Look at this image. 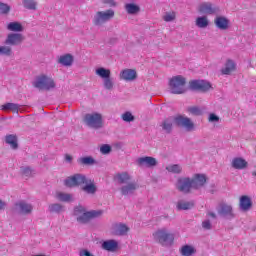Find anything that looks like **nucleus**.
<instances>
[{
	"label": "nucleus",
	"mask_w": 256,
	"mask_h": 256,
	"mask_svg": "<svg viewBox=\"0 0 256 256\" xmlns=\"http://www.w3.org/2000/svg\"><path fill=\"white\" fill-rule=\"evenodd\" d=\"M174 124L178 127H184L186 131L194 130V122H192L190 118H185L181 115L164 119L160 127H162L164 132L170 134L172 133Z\"/></svg>",
	"instance_id": "obj_1"
},
{
	"label": "nucleus",
	"mask_w": 256,
	"mask_h": 256,
	"mask_svg": "<svg viewBox=\"0 0 256 256\" xmlns=\"http://www.w3.org/2000/svg\"><path fill=\"white\" fill-rule=\"evenodd\" d=\"M64 185L68 188H74L79 185H86L82 187V191L91 195H93L97 191L96 185H94L93 181L87 179L84 175L81 174H76L69 178H66V180L64 181Z\"/></svg>",
	"instance_id": "obj_2"
},
{
	"label": "nucleus",
	"mask_w": 256,
	"mask_h": 256,
	"mask_svg": "<svg viewBox=\"0 0 256 256\" xmlns=\"http://www.w3.org/2000/svg\"><path fill=\"white\" fill-rule=\"evenodd\" d=\"M73 214L77 216V222H79L80 224H86L91 219L97 218L103 215V211L98 210V211L86 212L84 207L77 206L75 207Z\"/></svg>",
	"instance_id": "obj_3"
},
{
	"label": "nucleus",
	"mask_w": 256,
	"mask_h": 256,
	"mask_svg": "<svg viewBox=\"0 0 256 256\" xmlns=\"http://www.w3.org/2000/svg\"><path fill=\"white\" fill-rule=\"evenodd\" d=\"M153 240L162 246H172L174 243V235L166 229H160L153 233Z\"/></svg>",
	"instance_id": "obj_4"
},
{
	"label": "nucleus",
	"mask_w": 256,
	"mask_h": 256,
	"mask_svg": "<svg viewBox=\"0 0 256 256\" xmlns=\"http://www.w3.org/2000/svg\"><path fill=\"white\" fill-rule=\"evenodd\" d=\"M185 84L186 81L183 76H175L171 78L170 82L168 83V85L170 86L171 93L175 95H180L187 91V89L185 88Z\"/></svg>",
	"instance_id": "obj_5"
},
{
	"label": "nucleus",
	"mask_w": 256,
	"mask_h": 256,
	"mask_svg": "<svg viewBox=\"0 0 256 256\" xmlns=\"http://www.w3.org/2000/svg\"><path fill=\"white\" fill-rule=\"evenodd\" d=\"M33 86H35V88H38L40 90L50 91L51 89L56 88V83L52 78L42 75L37 77V80L33 84Z\"/></svg>",
	"instance_id": "obj_6"
},
{
	"label": "nucleus",
	"mask_w": 256,
	"mask_h": 256,
	"mask_svg": "<svg viewBox=\"0 0 256 256\" xmlns=\"http://www.w3.org/2000/svg\"><path fill=\"white\" fill-rule=\"evenodd\" d=\"M84 123H86L88 127L100 129L103 127V117L98 113L86 114L84 115Z\"/></svg>",
	"instance_id": "obj_7"
},
{
	"label": "nucleus",
	"mask_w": 256,
	"mask_h": 256,
	"mask_svg": "<svg viewBox=\"0 0 256 256\" xmlns=\"http://www.w3.org/2000/svg\"><path fill=\"white\" fill-rule=\"evenodd\" d=\"M114 10L99 11L95 13L93 24L95 26H101L114 18Z\"/></svg>",
	"instance_id": "obj_8"
},
{
	"label": "nucleus",
	"mask_w": 256,
	"mask_h": 256,
	"mask_svg": "<svg viewBox=\"0 0 256 256\" xmlns=\"http://www.w3.org/2000/svg\"><path fill=\"white\" fill-rule=\"evenodd\" d=\"M175 188L181 193L188 194L194 189V185L191 183V178H180L177 180Z\"/></svg>",
	"instance_id": "obj_9"
},
{
	"label": "nucleus",
	"mask_w": 256,
	"mask_h": 256,
	"mask_svg": "<svg viewBox=\"0 0 256 256\" xmlns=\"http://www.w3.org/2000/svg\"><path fill=\"white\" fill-rule=\"evenodd\" d=\"M189 88H191L192 91L206 92L209 91L212 86L210 83L203 80H192L189 82Z\"/></svg>",
	"instance_id": "obj_10"
},
{
	"label": "nucleus",
	"mask_w": 256,
	"mask_h": 256,
	"mask_svg": "<svg viewBox=\"0 0 256 256\" xmlns=\"http://www.w3.org/2000/svg\"><path fill=\"white\" fill-rule=\"evenodd\" d=\"M24 41V36L23 34H8L6 41V45L8 46H18L22 44Z\"/></svg>",
	"instance_id": "obj_11"
},
{
	"label": "nucleus",
	"mask_w": 256,
	"mask_h": 256,
	"mask_svg": "<svg viewBox=\"0 0 256 256\" xmlns=\"http://www.w3.org/2000/svg\"><path fill=\"white\" fill-rule=\"evenodd\" d=\"M191 183L193 185V190H198L199 188H202L203 185L206 184V176L201 174H196L191 179Z\"/></svg>",
	"instance_id": "obj_12"
},
{
	"label": "nucleus",
	"mask_w": 256,
	"mask_h": 256,
	"mask_svg": "<svg viewBox=\"0 0 256 256\" xmlns=\"http://www.w3.org/2000/svg\"><path fill=\"white\" fill-rule=\"evenodd\" d=\"M239 208H240V211H244V212H247L250 209H252V200L250 199L249 196H246V195L240 196Z\"/></svg>",
	"instance_id": "obj_13"
},
{
	"label": "nucleus",
	"mask_w": 256,
	"mask_h": 256,
	"mask_svg": "<svg viewBox=\"0 0 256 256\" xmlns=\"http://www.w3.org/2000/svg\"><path fill=\"white\" fill-rule=\"evenodd\" d=\"M214 25H216V27L221 31H225L230 25V20H228L226 17L218 16L216 19H214Z\"/></svg>",
	"instance_id": "obj_14"
},
{
	"label": "nucleus",
	"mask_w": 256,
	"mask_h": 256,
	"mask_svg": "<svg viewBox=\"0 0 256 256\" xmlns=\"http://www.w3.org/2000/svg\"><path fill=\"white\" fill-rule=\"evenodd\" d=\"M137 73L135 70L132 69H124L122 72H120V80L124 81H133L136 80Z\"/></svg>",
	"instance_id": "obj_15"
},
{
	"label": "nucleus",
	"mask_w": 256,
	"mask_h": 256,
	"mask_svg": "<svg viewBox=\"0 0 256 256\" xmlns=\"http://www.w3.org/2000/svg\"><path fill=\"white\" fill-rule=\"evenodd\" d=\"M237 70V64L231 59L226 60L224 68L221 69L222 75H231L232 72Z\"/></svg>",
	"instance_id": "obj_16"
},
{
	"label": "nucleus",
	"mask_w": 256,
	"mask_h": 256,
	"mask_svg": "<svg viewBox=\"0 0 256 256\" xmlns=\"http://www.w3.org/2000/svg\"><path fill=\"white\" fill-rule=\"evenodd\" d=\"M218 214L234 218V212L230 204L221 203L220 210H218Z\"/></svg>",
	"instance_id": "obj_17"
},
{
	"label": "nucleus",
	"mask_w": 256,
	"mask_h": 256,
	"mask_svg": "<svg viewBox=\"0 0 256 256\" xmlns=\"http://www.w3.org/2000/svg\"><path fill=\"white\" fill-rule=\"evenodd\" d=\"M199 12L206 15H213L216 13V8L212 4L204 2L199 6Z\"/></svg>",
	"instance_id": "obj_18"
},
{
	"label": "nucleus",
	"mask_w": 256,
	"mask_h": 256,
	"mask_svg": "<svg viewBox=\"0 0 256 256\" xmlns=\"http://www.w3.org/2000/svg\"><path fill=\"white\" fill-rule=\"evenodd\" d=\"M138 165L145 167H155L157 162L154 157H140L138 158Z\"/></svg>",
	"instance_id": "obj_19"
},
{
	"label": "nucleus",
	"mask_w": 256,
	"mask_h": 256,
	"mask_svg": "<svg viewBox=\"0 0 256 256\" xmlns=\"http://www.w3.org/2000/svg\"><path fill=\"white\" fill-rule=\"evenodd\" d=\"M137 188H139L137 183L130 182L126 186L120 188V192L122 193L123 196H128V195L132 194L133 192H135L137 190Z\"/></svg>",
	"instance_id": "obj_20"
},
{
	"label": "nucleus",
	"mask_w": 256,
	"mask_h": 256,
	"mask_svg": "<svg viewBox=\"0 0 256 256\" xmlns=\"http://www.w3.org/2000/svg\"><path fill=\"white\" fill-rule=\"evenodd\" d=\"M232 167L233 169L242 170L248 167V162L244 158L236 157L232 160Z\"/></svg>",
	"instance_id": "obj_21"
},
{
	"label": "nucleus",
	"mask_w": 256,
	"mask_h": 256,
	"mask_svg": "<svg viewBox=\"0 0 256 256\" xmlns=\"http://www.w3.org/2000/svg\"><path fill=\"white\" fill-rule=\"evenodd\" d=\"M15 207H18L21 214H30L32 212V205L23 201L15 204Z\"/></svg>",
	"instance_id": "obj_22"
},
{
	"label": "nucleus",
	"mask_w": 256,
	"mask_h": 256,
	"mask_svg": "<svg viewBox=\"0 0 256 256\" xmlns=\"http://www.w3.org/2000/svg\"><path fill=\"white\" fill-rule=\"evenodd\" d=\"M102 249L109 252H115L118 249V242L115 240H108L102 243Z\"/></svg>",
	"instance_id": "obj_23"
},
{
	"label": "nucleus",
	"mask_w": 256,
	"mask_h": 256,
	"mask_svg": "<svg viewBox=\"0 0 256 256\" xmlns=\"http://www.w3.org/2000/svg\"><path fill=\"white\" fill-rule=\"evenodd\" d=\"M129 232V227L125 224H116L114 226L113 234L118 236L126 235Z\"/></svg>",
	"instance_id": "obj_24"
},
{
	"label": "nucleus",
	"mask_w": 256,
	"mask_h": 256,
	"mask_svg": "<svg viewBox=\"0 0 256 256\" xmlns=\"http://www.w3.org/2000/svg\"><path fill=\"white\" fill-rule=\"evenodd\" d=\"M131 179L132 177L127 172H122L115 175V180L118 181L119 184L129 183Z\"/></svg>",
	"instance_id": "obj_25"
},
{
	"label": "nucleus",
	"mask_w": 256,
	"mask_h": 256,
	"mask_svg": "<svg viewBox=\"0 0 256 256\" xmlns=\"http://www.w3.org/2000/svg\"><path fill=\"white\" fill-rule=\"evenodd\" d=\"M0 108L2 109V111H11L12 113L18 114V111L20 110V105L14 103H6L3 104Z\"/></svg>",
	"instance_id": "obj_26"
},
{
	"label": "nucleus",
	"mask_w": 256,
	"mask_h": 256,
	"mask_svg": "<svg viewBox=\"0 0 256 256\" xmlns=\"http://www.w3.org/2000/svg\"><path fill=\"white\" fill-rule=\"evenodd\" d=\"M192 208H194V202H185L184 200L177 202V210L179 211H187Z\"/></svg>",
	"instance_id": "obj_27"
},
{
	"label": "nucleus",
	"mask_w": 256,
	"mask_h": 256,
	"mask_svg": "<svg viewBox=\"0 0 256 256\" xmlns=\"http://www.w3.org/2000/svg\"><path fill=\"white\" fill-rule=\"evenodd\" d=\"M58 62L61 65H64L65 67H69L74 62V57H72L71 54H65L64 56H61Z\"/></svg>",
	"instance_id": "obj_28"
},
{
	"label": "nucleus",
	"mask_w": 256,
	"mask_h": 256,
	"mask_svg": "<svg viewBox=\"0 0 256 256\" xmlns=\"http://www.w3.org/2000/svg\"><path fill=\"white\" fill-rule=\"evenodd\" d=\"M95 75L101 79H111V70L105 68H98L95 70Z\"/></svg>",
	"instance_id": "obj_29"
},
{
	"label": "nucleus",
	"mask_w": 256,
	"mask_h": 256,
	"mask_svg": "<svg viewBox=\"0 0 256 256\" xmlns=\"http://www.w3.org/2000/svg\"><path fill=\"white\" fill-rule=\"evenodd\" d=\"M7 30L11 32H23L24 28L21 23L18 22H11L7 25Z\"/></svg>",
	"instance_id": "obj_30"
},
{
	"label": "nucleus",
	"mask_w": 256,
	"mask_h": 256,
	"mask_svg": "<svg viewBox=\"0 0 256 256\" xmlns=\"http://www.w3.org/2000/svg\"><path fill=\"white\" fill-rule=\"evenodd\" d=\"M126 11L130 15H134L140 12V7L136 4H126Z\"/></svg>",
	"instance_id": "obj_31"
},
{
	"label": "nucleus",
	"mask_w": 256,
	"mask_h": 256,
	"mask_svg": "<svg viewBox=\"0 0 256 256\" xmlns=\"http://www.w3.org/2000/svg\"><path fill=\"white\" fill-rule=\"evenodd\" d=\"M195 253V249L192 246L185 245L181 248V255L182 256H192Z\"/></svg>",
	"instance_id": "obj_32"
},
{
	"label": "nucleus",
	"mask_w": 256,
	"mask_h": 256,
	"mask_svg": "<svg viewBox=\"0 0 256 256\" xmlns=\"http://www.w3.org/2000/svg\"><path fill=\"white\" fill-rule=\"evenodd\" d=\"M6 143L11 146L12 149H17V137L13 135L6 136Z\"/></svg>",
	"instance_id": "obj_33"
},
{
	"label": "nucleus",
	"mask_w": 256,
	"mask_h": 256,
	"mask_svg": "<svg viewBox=\"0 0 256 256\" xmlns=\"http://www.w3.org/2000/svg\"><path fill=\"white\" fill-rule=\"evenodd\" d=\"M166 170L168 172L174 173V174H180L181 173V166L179 164H172L166 167Z\"/></svg>",
	"instance_id": "obj_34"
},
{
	"label": "nucleus",
	"mask_w": 256,
	"mask_h": 256,
	"mask_svg": "<svg viewBox=\"0 0 256 256\" xmlns=\"http://www.w3.org/2000/svg\"><path fill=\"white\" fill-rule=\"evenodd\" d=\"M13 51L10 46H0V55L10 57Z\"/></svg>",
	"instance_id": "obj_35"
},
{
	"label": "nucleus",
	"mask_w": 256,
	"mask_h": 256,
	"mask_svg": "<svg viewBox=\"0 0 256 256\" xmlns=\"http://www.w3.org/2000/svg\"><path fill=\"white\" fill-rule=\"evenodd\" d=\"M57 199L62 202H70V201H72V196H71V194H65L63 192H58Z\"/></svg>",
	"instance_id": "obj_36"
},
{
	"label": "nucleus",
	"mask_w": 256,
	"mask_h": 256,
	"mask_svg": "<svg viewBox=\"0 0 256 256\" xmlns=\"http://www.w3.org/2000/svg\"><path fill=\"white\" fill-rule=\"evenodd\" d=\"M209 25V21L206 17H199L196 19V26L200 28H206Z\"/></svg>",
	"instance_id": "obj_37"
},
{
	"label": "nucleus",
	"mask_w": 256,
	"mask_h": 256,
	"mask_svg": "<svg viewBox=\"0 0 256 256\" xmlns=\"http://www.w3.org/2000/svg\"><path fill=\"white\" fill-rule=\"evenodd\" d=\"M176 19V13L175 12H166V14L163 16V20L166 23L172 22Z\"/></svg>",
	"instance_id": "obj_38"
},
{
	"label": "nucleus",
	"mask_w": 256,
	"mask_h": 256,
	"mask_svg": "<svg viewBox=\"0 0 256 256\" xmlns=\"http://www.w3.org/2000/svg\"><path fill=\"white\" fill-rule=\"evenodd\" d=\"M48 209L51 213H60L63 211V206L61 204H51Z\"/></svg>",
	"instance_id": "obj_39"
},
{
	"label": "nucleus",
	"mask_w": 256,
	"mask_h": 256,
	"mask_svg": "<svg viewBox=\"0 0 256 256\" xmlns=\"http://www.w3.org/2000/svg\"><path fill=\"white\" fill-rule=\"evenodd\" d=\"M122 120L126 123H131L134 121V116L132 115L131 112H124L122 114Z\"/></svg>",
	"instance_id": "obj_40"
},
{
	"label": "nucleus",
	"mask_w": 256,
	"mask_h": 256,
	"mask_svg": "<svg viewBox=\"0 0 256 256\" xmlns=\"http://www.w3.org/2000/svg\"><path fill=\"white\" fill-rule=\"evenodd\" d=\"M10 12V6L0 2V15H7Z\"/></svg>",
	"instance_id": "obj_41"
},
{
	"label": "nucleus",
	"mask_w": 256,
	"mask_h": 256,
	"mask_svg": "<svg viewBox=\"0 0 256 256\" xmlns=\"http://www.w3.org/2000/svg\"><path fill=\"white\" fill-rule=\"evenodd\" d=\"M188 112L191 113L194 116H201L202 110L199 107H189Z\"/></svg>",
	"instance_id": "obj_42"
},
{
	"label": "nucleus",
	"mask_w": 256,
	"mask_h": 256,
	"mask_svg": "<svg viewBox=\"0 0 256 256\" xmlns=\"http://www.w3.org/2000/svg\"><path fill=\"white\" fill-rule=\"evenodd\" d=\"M24 7L29 10H35L36 9V2L32 0H25L24 1Z\"/></svg>",
	"instance_id": "obj_43"
},
{
	"label": "nucleus",
	"mask_w": 256,
	"mask_h": 256,
	"mask_svg": "<svg viewBox=\"0 0 256 256\" xmlns=\"http://www.w3.org/2000/svg\"><path fill=\"white\" fill-rule=\"evenodd\" d=\"M80 164L82 165H93L94 159L92 157H82L80 158Z\"/></svg>",
	"instance_id": "obj_44"
},
{
	"label": "nucleus",
	"mask_w": 256,
	"mask_h": 256,
	"mask_svg": "<svg viewBox=\"0 0 256 256\" xmlns=\"http://www.w3.org/2000/svg\"><path fill=\"white\" fill-rule=\"evenodd\" d=\"M104 87L106 90H112V88H114V83L111 78L104 79Z\"/></svg>",
	"instance_id": "obj_45"
},
{
	"label": "nucleus",
	"mask_w": 256,
	"mask_h": 256,
	"mask_svg": "<svg viewBox=\"0 0 256 256\" xmlns=\"http://www.w3.org/2000/svg\"><path fill=\"white\" fill-rule=\"evenodd\" d=\"M101 154L107 155L111 153V146L108 144H104L100 148Z\"/></svg>",
	"instance_id": "obj_46"
},
{
	"label": "nucleus",
	"mask_w": 256,
	"mask_h": 256,
	"mask_svg": "<svg viewBox=\"0 0 256 256\" xmlns=\"http://www.w3.org/2000/svg\"><path fill=\"white\" fill-rule=\"evenodd\" d=\"M22 175L25 177H31L33 174V170L30 167H24L21 169Z\"/></svg>",
	"instance_id": "obj_47"
},
{
	"label": "nucleus",
	"mask_w": 256,
	"mask_h": 256,
	"mask_svg": "<svg viewBox=\"0 0 256 256\" xmlns=\"http://www.w3.org/2000/svg\"><path fill=\"white\" fill-rule=\"evenodd\" d=\"M202 227L204 230H210L212 228V224H210L209 220H206L202 223Z\"/></svg>",
	"instance_id": "obj_48"
},
{
	"label": "nucleus",
	"mask_w": 256,
	"mask_h": 256,
	"mask_svg": "<svg viewBox=\"0 0 256 256\" xmlns=\"http://www.w3.org/2000/svg\"><path fill=\"white\" fill-rule=\"evenodd\" d=\"M209 121L210 122H218L219 121V117H217L214 114H211L210 117H209Z\"/></svg>",
	"instance_id": "obj_49"
},
{
	"label": "nucleus",
	"mask_w": 256,
	"mask_h": 256,
	"mask_svg": "<svg viewBox=\"0 0 256 256\" xmlns=\"http://www.w3.org/2000/svg\"><path fill=\"white\" fill-rule=\"evenodd\" d=\"M104 3L108 4L111 7H115L116 5L114 0H104Z\"/></svg>",
	"instance_id": "obj_50"
},
{
	"label": "nucleus",
	"mask_w": 256,
	"mask_h": 256,
	"mask_svg": "<svg viewBox=\"0 0 256 256\" xmlns=\"http://www.w3.org/2000/svg\"><path fill=\"white\" fill-rule=\"evenodd\" d=\"M80 256H94V255L87 250H83L82 252H80Z\"/></svg>",
	"instance_id": "obj_51"
},
{
	"label": "nucleus",
	"mask_w": 256,
	"mask_h": 256,
	"mask_svg": "<svg viewBox=\"0 0 256 256\" xmlns=\"http://www.w3.org/2000/svg\"><path fill=\"white\" fill-rule=\"evenodd\" d=\"M207 216H209V217H211V218H213V219H216V218H217V215H216V213H214V212H209V213H207Z\"/></svg>",
	"instance_id": "obj_52"
},
{
	"label": "nucleus",
	"mask_w": 256,
	"mask_h": 256,
	"mask_svg": "<svg viewBox=\"0 0 256 256\" xmlns=\"http://www.w3.org/2000/svg\"><path fill=\"white\" fill-rule=\"evenodd\" d=\"M65 161H66V162H71V161H72L71 155L66 154V155H65Z\"/></svg>",
	"instance_id": "obj_53"
},
{
	"label": "nucleus",
	"mask_w": 256,
	"mask_h": 256,
	"mask_svg": "<svg viewBox=\"0 0 256 256\" xmlns=\"http://www.w3.org/2000/svg\"><path fill=\"white\" fill-rule=\"evenodd\" d=\"M6 203L2 200H0V210L5 209Z\"/></svg>",
	"instance_id": "obj_54"
},
{
	"label": "nucleus",
	"mask_w": 256,
	"mask_h": 256,
	"mask_svg": "<svg viewBox=\"0 0 256 256\" xmlns=\"http://www.w3.org/2000/svg\"><path fill=\"white\" fill-rule=\"evenodd\" d=\"M251 175H253L254 177H256V170L253 171V173H251Z\"/></svg>",
	"instance_id": "obj_55"
},
{
	"label": "nucleus",
	"mask_w": 256,
	"mask_h": 256,
	"mask_svg": "<svg viewBox=\"0 0 256 256\" xmlns=\"http://www.w3.org/2000/svg\"><path fill=\"white\" fill-rule=\"evenodd\" d=\"M34 256H46V255H44V254H39V255H34Z\"/></svg>",
	"instance_id": "obj_56"
}]
</instances>
